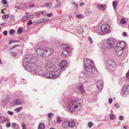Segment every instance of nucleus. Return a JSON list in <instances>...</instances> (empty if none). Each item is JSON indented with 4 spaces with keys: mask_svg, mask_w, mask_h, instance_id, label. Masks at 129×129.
Wrapping results in <instances>:
<instances>
[{
    "mask_svg": "<svg viewBox=\"0 0 129 129\" xmlns=\"http://www.w3.org/2000/svg\"><path fill=\"white\" fill-rule=\"evenodd\" d=\"M22 109V107H20L15 109V111L17 113H18Z\"/></svg>",
    "mask_w": 129,
    "mask_h": 129,
    "instance_id": "27",
    "label": "nucleus"
},
{
    "mask_svg": "<svg viewBox=\"0 0 129 129\" xmlns=\"http://www.w3.org/2000/svg\"><path fill=\"white\" fill-rule=\"evenodd\" d=\"M15 32V30L14 29H11L9 31V33L11 35H13L14 33Z\"/></svg>",
    "mask_w": 129,
    "mask_h": 129,
    "instance_id": "40",
    "label": "nucleus"
},
{
    "mask_svg": "<svg viewBox=\"0 0 129 129\" xmlns=\"http://www.w3.org/2000/svg\"><path fill=\"white\" fill-rule=\"evenodd\" d=\"M127 127V126H124L123 127V128H125V129H126Z\"/></svg>",
    "mask_w": 129,
    "mask_h": 129,
    "instance_id": "63",
    "label": "nucleus"
},
{
    "mask_svg": "<svg viewBox=\"0 0 129 129\" xmlns=\"http://www.w3.org/2000/svg\"><path fill=\"white\" fill-rule=\"evenodd\" d=\"M76 17L78 18H83V16L81 14L78 15H76Z\"/></svg>",
    "mask_w": 129,
    "mask_h": 129,
    "instance_id": "43",
    "label": "nucleus"
},
{
    "mask_svg": "<svg viewBox=\"0 0 129 129\" xmlns=\"http://www.w3.org/2000/svg\"><path fill=\"white\" fill-rule=\"evenodd\" d=\"M10 54L13 56L14 57L16 56V54L15 52H10Z\"/></svg>",
    "mask_w": 129,
    "mask_h": 129,
    "instance_id": "37",
    "label": "nucleus"
},
{
    "mask_svg": "<svg viewBox=\"0 0 129 129\" xmlns=\"http://www.w3.org/2000/svg\"><path fill=\"white\" fill-rule=\"evenodd\" d=\"M116 45L121 48L124 49L125 47L126 44L124 41L119 42L117 43Z\"/></svg>",
    "mask_w": 129,
    "mask_h": 129,
    "instance_id": "17",
    "label": "nucleus"
},
{
    "mask_svg": "<svg viewBox=\"0 0 129 129\" xmlns=\"http://www.w3.org/2000/svg\"><path fill=\"white\" fill-rule=\"evenodd\" d=\"M86 13L87 15H89L91 13V11L90 10H88L86 11Z\"/></svg>",
    "mask_w": 129,
    "mask_h": 129,
    "instance_id": "41",
    "label": "nucleus"
},
{
    "mask_svg": "<svg viewBox=\"0 0 129 129\" xmlns=\"http://www.w3.org/2000/svg\"><path fill=\"white\" fill-rule=\"evenodd\" d=\"M59 65L61 70H64L67 66V62L65 60H63L60 62Z\"/></svg>",
    "mask_w": 129,
    "mask_h": 129,
    "instance_id": "11",
    "label": "nucleus"
},
{
    "mask_svg": "<svg viewBox=\"0 0 129 129\" xmlns=\"http://www.w3.org/2000/svg\"><path fill=\"white\" fill-rule=\"evenodd\" d=\"M49 21V19L48 18H44V19H41V22H47Z\"/></svg>",
    "mask_w": 129,
    "mask_h": 129,
    "instance_id": "28",
    "label": "nucleus"
},
{
    "mask_svg": "<svg viewBox=\"0 0 129 129\" xmlns=\"http://www.w3.org/2000/svg\"><path fill=\"white\" fill-rule=\"evenodd\" d=\"M46 14H46V12L45 11H42V15H45Z\"/></svg>",
    "mask_w": 129,
    "mask_h": 129,
    "instance_id": "57",
    "label": "nucleus"
},
{
    "mask_svg": "<svg viewBox=\"0 0 129 129\" xmlns=\"http://www.w3.org/2000/svg\"><path fill=\"white\" fill-rule=\"evenodd\" d=\"M11 19L14 21H15L14 19H15V17L13 15H12L11 16Z\"/></svg>",
    "mask_w": 129,
    "mask_h": 129,
    "instance_id": "58",
    "label": "nucleus"
},
{
    "mask_svg": "<svg viewBox=\"0 0 129 129\" xmlns=\"http://www.w3.org/2000/svg\"><path fill=\"white\" fill-rule=\"evenodd\" d=\"M103 86V84L102 81L99 80L97 82L96 87L100 92L101 91Z\"/></svg>",
    "mask_w": 129,
    "mask_h": 129,
    "instance_id": "13",
    "label": "nucleus"
},
{
    "mask_svg": "<svg viewBox=\"0 0 129 129\" xmlns=\"http://www.w3.org/2000/svg\"><path fill=\"white\" fill-rule=\"evenodd\" d=\"M44 47H41L40 48L37 49L36 52L37 54L39 56L44 57Z\"/></svg>",
    "mask_w": 129,
    "mask_h": 129,
    "instance_id": "10",
    "label": "nucleus"
},
{
    "mask_svg": "<svg viewBox=\"0 0 129 129\" xmlns=\"http://www.w3.org/2000/svg\"><path fill=\"white\" fill-rule=\"evenodd\" d=\"M85 69L87 71V73L89 74L93 73L96 70L95 67H88Z\"/></svg>",
    "mask_w": 129,
    "mask_h": 129,
    "instance_id": "12",
    "label": "nucleus"
},
{
    "mask_svg": "<svg viewBox=\"0 0 129 129\" xmlns=\"http://www.w3.org/2000/svg\"><path fill=\"white\" fill-rule=\"evenodd\" d=\"M83 103L82 99H76L74 101L71 98H69L64 102L63 106L71 112H77L81 109V104Z\"/></svg>",
    "mask_w": 129,
    "mask_h": 129,
    "instance_id": "3",
    "label": "nucleus"
},
{
    "mask_svg": "<svg viewBox=\"0 0 129 129\" xmlns=\"http://www.w3.org/2000/svg\"><path fill=\"white\" fill-rule=\"evenodd\" d=\"M110 119L114 120L115 118V116L114 114H111L110 116Z\"/></svg>",
    "mask_w": 129,
    "mask_h": 129,
    "instance_id": "36",
    "label": "nucleus"
},
{
    "mask_svg": "<svg viewBox=\"0 0 129 129\" xmlns=\"http://www.w3.org/2000/svg\"><path fill=\"white\" fill-rule=\"evenodd\" d=\"M128 90V88H127V86L123 87L122 89V91L124 94H127L129 93V91Z\"/></svg>",
    "mask_w": 129,
    "mask_h": 129,
    "instance_id": "21",
    "label": "nucleus"
},
{
    "mask_svg": "<svg viewBox=\"0 0 129 129\" xmlns=\"http://www.w3.org/2000/svg\"><path fill=\"white\" fill-rule=\"evenodd\" d=\"M106 66L107 69L109 71H113L115 69V63L114 61L112 60H108L106 62Z\"/></svg>",
    "mask_w": 129,
    "mask_h": 129,
    "instance_id": "7",
    "label": "nucleus"
},
{
    "mask_svg": "<svg viewBox=\"0 0 129 129\" xmlns=\"http://www.w3.org/2000/svg\"><path fill=\"white\" fill-rule=\"evenodd\" d=\"M2 2L4 5H6L7 3V1L6 0H2Z\"/></svg>",
    "mask_w": 129,
    "mask_h": 129,
    "instance_id": "46",
    "label": "nucleus"
},
{
    "mask_svg": "<svg viewBox=\"0 0 129 129\" xmlns=\"http://www.w3.org/2000/svg\"><path fill=\"white\" fill-rule=\"evenodd\" d=\"M11 126L14 129H18L19 127V125L15 123H13Z\"/></svg>",
    "mask_w": 129,
    "mask_h": 129,
    "instance_id": "23",
    "label": "nucleus"
},
{
    "mask_svg": "<svg viewBox=\"0 0 129 129\" xmlns=\"http://www.w3.org/2000/svg\"><path fill=\"white\" fill-rule=\"evenodd\" d=\"M68 121L67 120L64 121L62 123V127L64 128H67L68 125Z\"/></svg>",
    "mask_w": 129,
    "mask_h": 129,
    "instance_id": "20",
    "label": "nucleus"
},
{
    "mask_svg": "<svg viewBox=\"0 0 129 129\" xmlns=\"http://www.w3.org/2000/svg\"><path fill=\"white\" fill-rule=\"evenodd\" d=\"M53 115V114L52 113H49L48 114V116L49 118H51V116H52Z\"/></svg>",
    "mask_w": 129,
    "mask_h": 129,
    "instance_id": "49",
    "label": "nucleus"
},
{
    "mask_svg": "<svg viewBox=\"0 0 129 129\" xmlns=\"http://www.w3.org/2000/svg\"><path fill=\"white\" fill-rule=\"evenodd\" d=\"M76 124V123L73 120H70L68 121V125L69 127L70 128L74 127Z\"/></svg>",
    "mask_w": 129,
    "mask_h": 129,
    "instance_id": "18",
    "label": "nucleus"
},
{
    "mask_svg": "<svg viewBox=\"0 0 129 129\" xmlns=\"http://www.w3.org/2000/svg\"><path fill=\"white\" fill-rule=\"evenodd\" d=\"M76 88L81 93H83L85 92L83 86L80 84L78 83L77 84Z\"/></svg>",
    "mask_w": 129,
    "mask_h": 129,
    "instance_id": "14",
    "label": "nucleus"
},
{
    "mask_svg": "<svg viewBox=\"0 0 129 129\" xmlns=\"http://www.w3.org/2000/svg\"><path fill=\"white\" fill-rule=\"evenodd\" d=\"M123 36H126L127 35L126 34V33L125 32H124L123 33Z\"/></svg>",
    "mask_w": 129,
    "mask_h": 129,
    "instance_id": "59",
    "label": "nucleus"
},
{
    "mask_svg": "<svg viewBox=\"0 0 129 129\" xmlns=\"http://www.w3.org/2000/svg\"><path fill=\"white\" fill-rule=\"evenodd\" d=\"M32 20H30L29 21L28 23H27V25L28 26H29L30 24H33V22H32Z\"/></svg>",
    "mask_w": 129,
    "mask_h": 129,
    "instance_id": "45",
    "label": "nucleus"
},
{
    "mask_svg": "<svg viewBox=\"0 0 129 129\" xmlns=\"http://www.w3.org/2000/svg\"><path fill=\"white\" fill-rule=\"evenodd\" d=\"M19 41L18 40H15V41L12 40V42L13 43H15V42H19Z\"/></svg>",
    "mask_w": 129,
    "mask_h": 129,
    "instance_id": "60",
    "label": "nucleus"
},
{
    "mask_svg": "<svg viewBox=\"0 0 129 129\" xmlns=\"http://www.w3.org/2000/svg\"><path fill=\"white\" fill-rule=\"evenodd\" d=\"M83 64L85 68L88 67H95L93 61L91 59L89 60L87 58H85L84 59Z\"/></svg>",
    "mask_w": 129,
    "mask_h": 129,
    "instance_id": "8",
    "label": "nucleus"
},
{
    "mask_svg": "<svg viewBox=\"0 0 129 129\" xmlns=\"http://www.w3.org/2000/svg\"><path fill=\"white\" fill-rule=\"evenodd\" d=\"M35 58L34 56H29L23 61V65L25 69L31 73H35L40 76H42L44 72L42 70L41 67L38 66L34 62Z\"/></svg>",
    "mask_w": 129,
    "mask_h": 129,
    "instance_id": "1",
    "label": "nucleus"
},
{
    "mask_svg": "<svg viewBox=\"0 0 129 129\" xmlns=\"http://www.w3.org/2000/svg\"><path fill=\"white\" fill-rule=\"evenodd\" d=\"M101 45V47L103 48L112 49L114 47V42L113 40L111 38H110L107 40L106 42H102Z\"/></svg>",
    "mask_w": 129,
    "mask_h": 129,
    "instance_id": "4",
    "label": "nucleus"
},
{
    "mask_svg": "<svg viewBox=\"0 0 129 129\" xmlns=\"http://www.w3.org/2000/svg\"><path fill=\"white\" fill-rule=\"evenodd\" d=\"M44 57H47L51 55L53 52L52 48L44 47Z\"/></svg>",
    "mask_w": 129,
    "mask_h": 129,
    "instance_id": "9",
    "label": "nucleus"
},
{
    "mask_svg": "<svg viewBox=\"0 0 129 129\" xmlns=\"http://www.w3.org/2000/svg\"><path fill=\"white\" fill-rule=\"evenodd\" d=\"M97 7L99 9L102 10H104L106 8V6L105 5H101L98 4L97 5Z\"/></svg>",
    "mask_w": 129,
    "mask_h": 129,
    "instance_id": "19",
    "label": "nucleus"
},
{
    "mask_svg": "<svg viewBox=\"0 0 129 129\" xmlns=\"http://www.w3.org/2000/svg\"><path fill=\"white\" fill-rule=\"evenodd\" d=\"M27 19V16H25L22 17L21 20L22 21H26L27 20H28Z\"/></svg>",
    "mask_w": 129,
    "mask_h": 129,
    "instance_id": "31",
    "label": "nucleus"
},
{
    "mask_svg": "<svg viewBox=\"0 0 129 129\" xmlns=\"http://www.w3.org/2000/svg\"><path fill=\"white\" fill-rule=\"evenodd\" d=\"M123 116H121L119 117V119L120 120H122L123 119Z\"/></svg>",
    "mask_w": 129,
    "mask_h": 129,
    "instance_id": "52",
    "label": "nucleus"
},
{
    "mask_svg": "<svg viewBox=\"0 0 129 129\" xmlns=\"http://www.w3.org/2000/svg\"><path fill=\"white\" fill-rule=\"evenodd\" d=\"M24 102L22 100L16 99L13 101L12 103L13 105H19L23 103Z\"/></svg>",
    "mask_w": 129,
    "mask_h": 129,
    "instance_id": "16",
    "label": "nucleus"
},
{
    "mask_svg": "<svg viewBox=\"0 0 129 129\" xmlns=\"http://www.w3.org/2000/svg\"><path fill=\"white\" fill-rule=\"evenodd\" d=\"M88 126L89 128L91 127L94 125L91 122H88Z\"/></svg>",
    "mask_w": 129,
    "mask_h": 129,
    "instance_id": "34",
    "label": "nucleus"
},
{
    "mask_svg": "<svg viewBox=\"0 0 129 129\" xmlns=\"http://www.w3.org/2000/svg\"><path fill=\"white\" fill-rule=\"evenodd\" d=\"M52 4L51 3H47L45 4V7L47 8H50Z\"/></svg>",
    "mask_w": 129,
    "mask_h": 129,
    "instance_id": "26",
    "label": "nucleus"
},
{
    "mask_svg": "<svg viewBox=\"0 0 129 129\" xmlns=\"http://www.w3.org/2000/svg\"><path fill=\"white\" fill-rule=\"evenodd\" d=\"M72 16L71 15H70L69 16V18H71L72 17Z\"/></svg>",
    "mask_w": 129,
    "mask_h": 129,
    "instance_id": "64",
    "label": "nucleus"
},
{
    "mask_svg": "<svg viewBox=\"0 0 129 129\" xmlns=\"http://www.w3.org/2000/svg\"><path fill=\"white\" fill-rule=\"evenodd\" d=\"M118 3V2L117 1H115L113 2L112 5L114 9L116 10V8Z\"/></svg>",
    "mask_w": 129,
    "mask_h": 129,
    "instance_id": "22",
    "label": "nucleus"
},
{
    "mask_svg": "<svg viewBox=\"0 0 129 129\" xmlns=\"http://www.w3.org/2000/svg\"><path fill=\"white\" fill-rule=\"evenodd\" d=\"M45 65V68L47 71L45 76L47 78L54 79L60 75V69L56 68L55 64L50 61L46 60Z\"/></svg>",
    "mask_w": 129,
    "mask_h": 129,
    "instance_id": "2",
    "label": "nucleus"
},
{
    "mask_svg": "<svg viewBox=\"0 0 129 129\" xmlns=\"http://www.w3.org/2000/svg\"><path fill=\"white\" fill-rule=\"evenodd\" d=\"M9 17V15L8 14H6L3 15L2 16V17L4 19H6L7 18H8Z\"/></svg>",
    "mask_w": 129,
    "mask_h": 129,
    "instance_id": "35",
    "label": "nucleus"
},
{
    "mask_svg": "<svg viewBox=\"0 0 129 129\" xmlns=\"http://www.w3.org/2000/svg\"><path fill=\"white\" fill-rule=\"evenodd\" d=\"M126 21L125 20V19L123 18H122L120 22V23L121 25H124L126 24Z\"/></svg>",
    "mask_w": 129,
    "mask_h": 129,
    "instance_id": "25",
    "label": "nucleus"
},
{
    "mask_svg": "<svg viewBox=\"0 0 129 129\" xmlns=\"http://www.w3.org/2000/svg\"><path fill=\"white\" fill-rule=\"evenodd\" d=\"M8 113L9 114L11 115H13L14 114V113L13 112L10 111H8Z\"/></svg>",
    "mask_w": 129,
    "mask_h": 129,
    "instance_id": "50",
    "label": "nucleus"
},
{
    "mask_svg": "<svg viewBox=\"0 0 129 129\" xmlns=\"http://www.w3.org/2000/svg\"><path fill=\"white\" fill-rule=\"evenodd\" d=\"M84 3H81L80 4V5H79V6H81L82 5H84Z\"/></svg>",
    "mask_w": 129,
    "mask_h": 129,
    "instance_id": "61",
    "label": "nucleus"
},
{
    "mask_svg": "<svg viewBox=\"0 0 129 129\" xmlns=\"http://www.w3.org/2000/svg\"><path fill=\"white\" fill-rule=\"evenodd\" d=\"M29 7L30 8L33 7H34V5L33 4H30L29 5Z\"/></svg>",
    "mask_w": 129,
    "mask_h": 129,
    "instance_id": "53",
    "label": "nucleus"
},
{
    "mask_svg": "<svg viewBox=\"0 0 129 129\" xmlns=\"http://www.w3.org/2000/svg\"><path fill=\"white\" fill-rule=\"evenodd\" d=\"M42 11H38L35 13V15H38L37 14V13L38 14V15H42Z\"/></svg>",
    "mask_w": 129,
    "mask_h": 129,
    "instance_id": "39",
    "label": "nucleus"
},
{
    "mask_svg": "<svg viewBox=\"0 0 129 129\" xmlns=\"http://www.w3.org/2000/svg\"><path fill=\"white\" fill-rule=\"evenodd\" d=\"M109 28V26L108 24L103 25L101 27V31L99 32V34L101 35H102L104 33L105 34L109 33L110 31Z\"/></svg>",
    "mask_w": 129,
    "mask_h": 129,
    "instance_id": "6",
    "label": "nucleus"
},
{
    "mask_svg": "<svg viewBox=\"0 0 129 129\" xmlns=\"http://www.w3.org/2000/svg\"><path fill=\"white\" fill-rule=\"evenodd\" d=\"M60 48L63 49L62 54L66 57H68L70 55V52L71 50V47L65 45H62L60 46Z\"/></svg>",
    "mask_w": 129,
    "mask_h": 129,
    "instance_id": "5",
    "label": "nucleus"
},
{
    "mask_svg": "<svg viewBox=\"0 0 129 129\" xmlns=\"http://www.w3.org/2000/svg\"><path fill=\"white\" fill-rule=\"evenodd\" d=\"M114 106L117 108H119V105L117 103L115 104Z\"/></svg>",
    "mask_w": 129,
    "mask_h": 129,
    "instance_id": "48",
    "label": "nucleus"
},
{
    "mask_svg": "<svg viewBox=\"0 0 129 129\" xmlns=\"http://www.w3.org/2000/svg\"><path fill=\"white\" fill-rule=\"evenodd\" d=\"M126 76L127 78L129 79V71H128L126 74Z\"/></svg>",
    "mask_w": 129,
    "mask_h": 129,
    "instance_id": "51",
    "label": "nucleus"
},
{
    "mask_svg": "<svg viewBox=\"0 0 129 129\" xmlns=\"http://www.w3.org/2000/svg\"><path fill=\"white\" fill-rule=\"evenodd\" d=\"M18 46H20L19 45H15L10 48L9 51L11 50L14 49L15 47H17Z\"/></svg>",
    "mask_w": 129,
    "mask_h": 129,
    "instance_id": "38",
    "label": "nucleus"
},
{
    "mask_svg": "<svg viewBox=\"0 0 129 129\" xmlns=\"http://www.w3.org/2000/svg\"><path fill=\"white\" fill-rule=\"evenodd\" d=\"M35 16L34 15H28L27 16V18L28 20L34 18Z\"/></svg>",
    "mask_w": 129,
    "mask_h": 129,
    "instance_id": "32",
    "label": "nucleus"
},
{
    "mask_svg": "<svg viewBox=\"0 0 129 129\" xmlns=\"http://www.w3.org/2000/svg\"><path fill=\"white\" fill-rule=\"evenodd\" d=\"M88 39L89 40L90 43L91 44H92L93 43V41L92 40L91 37H89Z\"/></svg>",
    "mask_w": 129,
    "mask_h": 129,
    "instance_id": "44",
    "label": "nucleus"
},
{
    "mask_svg": "<svg viewBox=\"0 0 129 129\" xmlns=\"http://www.w3.org/2000/svg\"><path fill=\"white\" fill-rule=\"evenodd\" d=\"M22 28L20 27L19 28L17 31V33L19 34H20L22 33Z\"/></svg>",
    "mask_w": 129,
    "mask_h": 129,
    "instance_id": "33",
    "label": "nucleus"
},
{
    "mask_svg": "<svg viewBox=\"0 0 129 129\" xmlns=\"http://www.w3.org/2000/svg\"><path fill=\"white\" fill-rule=\"evenodd\" d=\"M60 3H58L57 4V6H58V7H59V6H60Z\"/></svg>",
    "mask_w": 129,
    "mask_h": 129,
    "instance_id": "62",
    "label": "nucleus"
},
{
    "mask_svg": "<svg viewBox=\"0 0 129 129\" xmlns=\"http://www.w3.org/2000/svg\"><path fill=\"white\" fill-rule=\"evenodd\" d=\"M116 46V53L118 56H119L122 54L123 52V50L124 49L119 47L117 45Z\"/></svg>",
    "mask_w": 129,
    "mask_h": 129,
    "instance_id": "15",
    "label": "nucleus"
},
{
    "mask_svg": "<svg viewBox=\"0 0 129 129\" xmlns=\"http://www.w3.org/2000/svg\"><path fill=\"white\" fill-rule=\"evenodd\" d=\"M57 122L58 123H60L62 121V120L59 116H58L56 118Z\"/></svg>",
    "mask_w": 129,
    "mask_h": 129,
    "instance_id": "29",
    "label": "nucleus"
},
{
    "mask_svg": "<svg viewBox=\"0 0 129 129\" xmlns=\"http://www.w3.org/2000/svg\"><path fill=\"white\" fill-rule=\"evenodd\" d=\"M46 15L48 16V17H50L52 15V13H51L50 14H47Z\"/></svg>",
    "mask_w": 129,
    "mask_h": 129,
    "instance_id": "56",
    "label": "nucleus"
},
{
    "mask_svg": "<svg viewBox=\"0 0 129 129\" xmlns=\"http://www.w3.org/2000/svg\"><path fill=\"white\" fill-rule=\"evenodd\" d=\"M5 117L4 116H2L0 117V123H2L5 120Z\"/></svg>",
    "mask_w": 129,
    "mask_h": 129,
    "instance_id": "30",
    "label": "nucleus"
},
{
    "mask_svg": "<svg viewBox=\"0 0 129 129\" xmlns=\"http://www.w3.org/2000/svg\"><path fill=\"white\" fill-rule=\"evenodd\" d=\"M109 103L111 104L112 102V99L110 98L109 99Z\"/></svg>",
    "mask_w": 129,
    "mask_h": 129,
    "instance_id": "55",
    "label": "nucleus"
},
{
    "mask_svg": "<svg viewBox=\"0 0 129 129\" xmlns=\"http://www.w3.org/2000/svg\"><path fill=\"white\" fill-rule=\"evenodd\" d=\"M22 129H26V125L24 123H22Z\"/></svg>",
    "mask_w": 129,
    "mask_h": 129,
    "instance_id": "42",
    "label": "nucleus"
},
{
    "mask_svg": "<svg viewBox=\"0 0 129 129\" xmlns=\"http://www.w3.org/2000/svg\"><path fill=\"white\" fill-rule=\"evenodd\" d=\"M10 122H8L6 124V126L7 127H10Z\"/></svg>",
    "mask_w": 129,
    "mask_h": 129,
    "instance_id": "47",
    "label": "nucleus"
},
{
    "mask_svg": "<svg viewBox=\"0 0 129 129\" xmlns=\"http://www.w3.org/2000/svg\"><path fill=\"white\" fill-rule=\"evenodd\" d=\"M45 125L43 123H40L38 126V129H44Z\"/></svg>",
    "mask_w": 129,
    "mask_h": 129,
    "instance_id": "24",
    "label": "nucleus"
},
{
    "mask_svg": "<svg viewBox=\"0 0 129 129\" xmlns=\"http://www.w3.org/2000/svg\"><path fill=\"white\" fill-rule=\"evenodd\" d=\"M3 33L4 35H7V31L6 30H5L4 31Z\"/></svg>",
    "mask_w": 129,
    "mask_h": 129,
    "instance_id": "54",
    "label": "nucleus"
}]
</instances>
